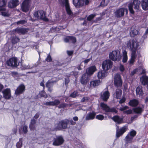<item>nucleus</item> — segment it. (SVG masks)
Returning <instances> with one entry per match:
<instances>
[{
	"instance_id": "1",
	"label": "nucleus",
	"mask_w": 148,
	"mask_h": 148,
	"mask_svg": "<svg viewBox=\"0 0 148 148\" xmlns=\"http://www.w3.org/2000/svg\"><path fill=\"white\" fill-rule=\"evenodd\" d=\"M113 64V62L110 60L104 61L102 64L103 70L98 72L97 77L98 78L101 79L107 75V71L111 68Z\"/></svg>"
},
{
	"instance_id": "2",
	"label": "nucleus",
	"mask_w": 148,
	"mask_h": 148,
	"mask_svg": "<svg viewBox=\"0 0 148 148\" xmlns=\"http://www.w3.org/2000/svg\"><path fill=\"white\" fill-rule=\"evenodd\" d=\"M60 101L59 99H55L53 101L46 102L45 103H44V104L46 106H57L59 105L58 106V108H64L68 105V104L66 103H62L60 104Z\"/></svg>"
},
{
	"instance_id": "3",
	"label": "nucleus",
	"mask_w": 148,
	"mask_h": 148,
	"mask_svg": "<svg viewBox=\"0 0 148 148\" xmlns=\"http://www.w3.org/2000/svg\"><path fill=\"white\" fill-rule=\"evenodd\" d=\"M140 3V1L138 0H134L133 2L130 3L128 4V8L130 13L132 14H134L133 8L137 11L139 10Z\"/></svg>"
},
{
	"instance_id": "4",
	"label": "nucleus",
	"mask_w": 148,
	"mask_h": 148,
	"mask_svg": "<svg viewBox=\"0 0 148 148\" xmlns=\"http://www.w3.org/2000/svg\"><path fill=\"white\" fill-rule=\"evenodd\" d=\"M100 106L102 110L105 112L104 114L107 115L108 112H114L116 113L118 112L116 108L114 107L110 108L107 104L103 102H101L100 103Z\"/></svg>"
},
{
	"instance_id": "5",
	"label": "nucleus",
	"mask_w": 148,
	"mask_h": 148,
	"mask_svg": "<svg viewBox=\"0 0 148 148\" xmlns=\"http://www.w3.org/2000/svg\"><path fill=\"white\" fill-rule=\"evenodd\" d=\"M66 119L62 120L59 121L54 125V130L56 131L66 129L67 128L68 125Z\"/></svg>"
},
{
	"instance_id": "6",
	"label": "nucleus",
	"mask_w": 148,
	"mask_h": 148,
	"mask_svg": "<svg viewBox=\"0 0 148 148\" xmlns=\"http://www.w3.org/2000/svg\"><path fill=\"white\" fill-rule=\"evenodd\" d=\"M109 57L113 61H119L121 59L122 56L120 54L119 51L117 50H114L110 53Z\"/></svg>"
},
{
	"instance_id": "7",
	"label": "nucleus",
	"mask_w": 148,
	"mask_h": 148,
	"mask_svg": "<svg viewBox=\"0 0 148 148\" xmlns=\"http://www.w3.org/2000/svg\"><path fill=\"white\" fill-rule=\"evenodd\" d=\"M64 141V139L62 136H56V137L53 138L52 145L53 146H58L63 144Z\"/></svg>"
},
{
	"instance_id": "8",
	"label": "nucleus",
	"mask_w": 148,
	"mask_h": 148,
	"mask_svg": "<svg viewBox=\"0 0 148 148\" xmlns=\"http://www.w3.org/2000/svg\"><path fill=\"white\" fill-rule=\"evenodd\" d=\"M114 86L117 88L121 87L123 81L121 75L118 73L116 74L114 77Z\"/></svg>"
},
{
	"instance_id": "9",
	"label": "nucleus",
	"mask_w": 148,
	"mask_h": 148,
	"mask_svg": "<svg viewBox=\"0 0 148 148\" xmlns=\"http://www.w3.org/2000/svg\"><path fill=\"white\" fill-rule=\"evenodd\" d=\"M34 16L38 19H41L45 21H48V19L45 16V14L42 10L38 11L34 13Z\"/></svg>"
},
{
	"instance_id": "10",
	"label": "nucleus",
	"mask_w": 148,
	"mask_h": 148,
	"mask_svg": "<svg viewBox=\"0 0 148 148\" xmlns=\"http://www.w3.org/2000/svg\"><path fill=\"white\" fill-rule=\"evenodd\" d=\"M6 64L8 66L17 67L19 63H18L17 59L16 57H12L7 60Z\"/></svg>"
},
{
	"instance_id": "11",
	"label": "nucleus",
	"mask_w": 148,
	"mask_h": 148,
	"mask_svg": "<svg viewBox=\"0 0 148 148\" xmlns=\"http://www.w3.org/2000/svg\"><path fill=\"white\" fill-rule=\"evenodd\" d=\"M137 133L136 131L132 130L129 132L125 137V141L127 143H131L132 140L136 134Z\"/></svg>"
},
{
	"instance_id": "12",
	"label": "nucleus",
	"mask_w": 148,
	"mask_h": 148,
	"mask_svg": "<svg viewBox=\"0 0 148 148\" xmlns=\"http://www.w3.org/2000/svg\"><path fill=\"white\" fill-rule=\"evenodd\" d=\"M125 12L126 14L128 13V10L126 8H121L116 10L114 12V14L115 17L117 18L121 17L123 16Z\"/></svg>"
},
{
	"instance_id": "13",
	"label": "nucleus",
	"mask_w": 148,
	"mask_h": 148,
	"mask_svg": "<svg viewBox=\"0 0 148 148\" xmlns=\"http://www.w3.org/2000/svg\"><path fill=\"white\" fill-rule=\"evenodd\" d=\"M25 87L23 84H21L17 88L15 91V94L17 96L24 93L25 90Z\"/></svg>"
},
{
	"instance_id": "14",
	"label": "nucleus",
	"mask_w": 148,
	"mask_h": 148,
	"mask_svg": "<svg viewBox=\"0 0 148 148\" xmlns=\"http://www.w3.org/2000/svg\"><path fill=\"white\" fill-rule=\"evenodd\" d=\"M31 4V0H24L22 3L21 5L22 11L25 12H27Z\"/></svg>"
},
{
	"instance_id": "15",
	"label": "nucleus",
	"mask_w": 148,
	"mask_h": 148,
	"mask_svg": "<svg viewBox=\"0 0 148 148\" xmlns=\"http://www.w3.org/2000/svg\"><path fill=\"white\" fill-rule=\"evenodd\" d=\"M84 3L85 5H88L89 3L88 0H73V3L76 7L82 6Z\"/></svg>"
},
{
	"instance_id": "16",
	"label": "nucleus",
	"mask_w": 148,
	"mask_h": 148,
	"mask_svg": "<svg viewBox=\"0 0 148 148\" xmlns=\"http://www.w3.org/2000/svg\"><path fill=\"white\" fill-rule=\"evenodd\" d=\"M59 1L62 3L63 5L65 7L66 11L67 14L69 15L72 16L73 13L71 10L68 2V0H59Z\"/></svg>"
},
{
	"instance_id": "17",
	"label": "nucleus",
	"mask_w": 148,
	"mask_h": 148,
	"mask_svg": "<svg viewBox=\"0 0 148 148\" xmlns=\"http://www.w3.org/2000/svg\"><path fill=\"white\" fill-rule=\"evenodd\" d=\"M96 70V68L95 66H91L86 69V73H85L90 77Z\"/></svg>"
},
{
	"instance_id": "18",
	"label": "nucleus",
	"mask_w": 148,
	"mask_h": 148,
	"mask_svg": "<svg viewBox=\"0 0 148 148\" xmlns=\"http://www.w3.org/2000/svg\"><path fill=\"white\" fill-rule=\"evenodd\" d=\"M127 129V126H124L121 127L120 129L117 130L116 133V137L119 138L126 131Z\"/></svg>"
},
{
	"instance_id": "19",
	"label": "nucleus",
	"mask_w": 148,
	"mask_h": 148,
	"mask_svg": "<svg viewBox=\"0 0 148 148\" xmlns=\"http://www.w3.org/2000/svg\"><path fill=\"white\" fill-rule=\"evenodd\" d=\"M3 96L4 98L6 99H9L11 98V90L10 88H7L2 91Z\"/></svg>"
},
{
	"instance_id": "20",
	"label": "nucleus",
	"mask_w": 148,
	"mask_h": 148,
	"mask_svg": "<svg viewBox=\"0 0 148 148\" xmlns=\"http://www.w3.org/2000/svg\"><path fill=\"white\" fill-rule=\"evenodd\" d=\"M110 96V93L108 90L105 91L101 93L100 97L104 101H107Z\"/></svg>"
},
{
	"instance_id": "21",
	"label": "nucleus",
	"mask_w": 148,
	"mask_h": 148,
	"mask_svg": "<svg viewBox=\"0 0 148 148\" xmlns=\"http://www.w3.org/2000/svg\"><path fill=\"white\" fill-rule=\"evenodd\" d=\"M56 82L55 81H50L49 80L46 83V87L47 88L48 90L51 92L53 90V87L54 85V84Z\"/></svg>"
},
{
	"instance_id": "22",
	"label": "nucleus",
	"mask_w": 148,
	"mask_h": 148,
	"mask_svg": "<svg viewBox=\"0 0 148 148\" xmlns=\"http://www.w3.org/2000/svg\"><path fill=\"white\" fill-rule=\"evenodd\" d=\"M138 29L135 26H133L130 29V35L132 37H134L138 34Z\"/></svg>"
},
{
	"instance_id": "23",
	"label": "nucleus",
	"mask_w": 148,
	"mask_h": 148,
	"mask_svg": "<svg viewBox=\"0 0 148 148\" xmlns=\"http://www.w3.org/2000/svg\"><path fill=\"white\" fill-rule=\"evenodd\" d=\"M112 120L118 124H120L123 123V117H120L118 115H115L112 118Z\"/></svg>"
},
{
	"instance_id": "24",
	"label": "nucleus",
	"mask_w": 148,
	"mask_h": 148,
	"mask_svg": "<svg viewBox=\"0 0 148 148\" xmlns=\"http://www.w3.org/2000/svg\"><path fill=\"white\" fill-rule=\"evenodd\" d=\"M64 41L66 43H75L76 41V38L72 36H67L64 39Z\"/></svg>"
},
{
	"instance_id": "25",
	"label": "nucleus",
	"mask_w": 148,
	"mask_h": 148,
	"mask_svg": "<svg viewBox=\"0 0 148 148\" xmlns=\"http://www.w3.org/2000/svg\"><path fill=\"white\" fill-rule=\"evenodd\" d=\"M90 77L84 73L80 78V82L83 85H86L88 81V78Z\"/></svg>"
},
{
	"instance_id": "26",
	"label": "nucleus",
	"mask_w": 148,
	"mask_h": 148,
	"mask_svg": "<svg viewBox=\"0 0 148 148\" xmlns=\"http://www.w3.org/2000/svg\"><path fill=\"white\" fill-rule=\"evenodd\" d=\"M19 4V2L18 0H11L9 2L8 6L9 7L12 8H14Z\"/></svg>"
},
{
	"instance_id": "27",
	"label": "nucleus",
	"mask_w": 148,
	"mask_h": 148,
	"mask_svg": "<svg viewBox=\"0 0 148 148\" xmlns=\"http://www.w3.org/2000/svg\"><path fill=\"white\" fill-rule=\"evenodd\" d=\"M138 100L136 99H133L130 100L128 104L130 106L135 107H137L139 104Z\"/></svg>"
},
{
	"instance_id": "28",
	"label": "nucleus",
	"mask_w": 148,
	"mask_h": 148,
	"mask_svg": "<svg viewBox=\"0 0 148 148\" xmlns=\"http://www.w3.org/2000/svg\"><path fill=\"white\" fill-rule=\"evenodd\" d=\"M140 82L144 85H148V76L145 75H143L140 78Z\"/></svg>"
},
{
	"instance_id": "29",
	"label": "nucleus",
	"mask_w": 148,
	"mask_h": 148,
	"mask_svg": "<svg viewBox=\"0 0 148 148\" xmlns=\"http://www.w3.org/2000/svg\"><path fill=\"white\" fill-rule=\"evenodd\" d=\"M96 115V112L94 111H92L91 112H89L86 116V120L93 119L95 118Z\"/></svg>"
},
{
	"instance_id": "30",
	"label": "nucleus",
	"mask_w": 148,
	"mask_h": 148,
	"mask_svg": "<svg viewBox=\"0 0 148 148\" xmlns=\"http://www.w3.org/2000/svg\"><path fill=\"white\" fill-rule=\"evenodd\" d=\"M36 120L33 119H31L29 127L31 130H34L36 128Z\"/></svg>"
},
{
	"instance_id": "31",
	"label": "nucleus",
	"mask_w": 148,
	"mask_h": 148,
	"mask_svg": "<svg viewBox=\"0 0 148 148\" xmlns=\"http://www.w3.org/2000/svg\"><path fill=\"white\" fill-rule=\"evenodd\" d=\"M142 9L145 10H148V0H142L141 3Z\"/></svg>"
},
{
	"instance_id": "32",
	"label": "nucleus",
	"mask_w": 148,
	"mask_h": 148,
	"mask_svg": "<svg viewBox=\"0 0 148 148\" xmlns=\"http://www.w3.org/2000/svg\"><path fill=\"white\" fill-rule=\"evenodd\" d=\"M122 92V91L121 89H117L114 94V97L117 99H120L121 96Z\"/></svg>"
},
{
	"instance_id": "33",
	"label": "nucleus",
	"mask_w": 148,
	"mask_h": 148,
	"mask_svg": "<svg viewBox=\"0 0 148 148\" xmlns=\"http://www.w3.org/2000/svg\"><path fill=\"white\" fill-rule=\"evenodd\" d=\"M136 95H138L139 97L142 96L144 94L143 92L141 86H138L137 87L136 89Z\"/></svg>"
},
{
	"instance_id": "34",
	"label": "nucleus",
	"mask_w": 148,
	"mask_h": 148,
	"mask_svg": "<svg viewBox=\"0 0 148 148\" xmlns=\"http://www.w3.org/2000/svg\"><path fill=\"white\" fill-rule=\"evenodd\" d=\"M100 83V80H95L90 82V85L91 87H95L98 86Z\"/></svg>"
},
{
	"instance_id": "35",
	"label": "nucleus",
	"mask_w": 148,
	"mask_h": 148,
	"mask_svg": "<svg viewBox=\"0 0 148 148\" xmlns=\"http://www.w3.org/2000/svg\"><path fill=\"white\" fill-rule=\"evenodd\" d=\"M127 46H138L136 41L134 40H130L127 42L126 44Z\"/></svg>"
},
{
	"instance_id": "36",
	"label": "nucleus",
	"mask_w": 148,
	"mask_h": 148,
	"mask_svg": "<svg viewBox=\"0 0 148 148\" xmlns=\"http://www.w3.org/2000/svg\"><path fill=\"white\" fill-rule=\"evenodd\" d=\"M28 31V29L24 28H18L16 29L15 31L18 34H24L26 33Z\"/></svg>"
},
{
	"instance_id": "37",
	"label": "nucleus",
	"mask_w": 148,
	"mask_h": 148,
	"mask_svg": "<svg viewBox=\"0 0 148 148\" xmlns=\"http://www.w3.org/2000/svg\"><path fill=\"white\" fill-rule=\"evenodd\" d=\"M133 110L134 113L140 115L141 114L142 112L143 111V108L140 107H137L133 108Z\"/></svg>"
},
{
	"instance_id": "38",
	"label": "nucleus",
	"mask_w": 148,
	"mask_h": 148,
	"mask_svg": "<svg viewBox=\"0 0 148 148\" xmlns=\"http://www.w3.org/2000/svg\"><path fill=\"white\" fill-rule=\"evenodd\" d=\"M127 54V52L125 50L123 52V56L122 61L123 63H125L127 62L128 59Z\"/></svg>"
},
{
	"instance_id": "39",
	"label": "nucleus",
	"mask_w": 148,
	"mask_h": 148,
	"mask_svg": "<svg viewBox=\"0 0 148 148\" xmlns=\"http://www.w3.org/2000/svg\"><path fill=\"white\" fill-rule=\"evenodd\" d=\"M1 15L4 16H8L9 14L8 10L5 9L3 8L1 9Z\"/></svg>"
},
{
	"instance_id": "40",
	"label": "nucleus",
	"mask_w": 148,
	"mask_h": 148,
	"mask_svg": "<svg viewBox=\"0 0 148 148\" xmlns=\"http://www.w3.org/2000/svg\"><path fill=\"white\" fill-rule=\"evenodd\" d=\"M23 138H20L19 139V141L16 144L17 148H21L22 146L23 145Z\"/></svg>"
},
{
	"instance_id": "41",
	"label": "nucleus",
	"mask_w": 148,
	"mask_h": 148,
	"mask_svg": "<svg viewBox=\"0 0 148 148\" xmlns=\"http://www.w3.org/2000/svg\"><path fill=\"white\" fill-rule=\"evenodd\" d=\"M19 39L16 36H13L12 38V42L13 44L17 43L19 41Z\"/></svg>"
},
{
	"instance_id": "42",
	"label": "nucleus",
	"mask_w": 148,
	"mask_h": 148,
	"mask_svg": "<svg viewBox=\"0 0 148 148\" xmlns=\"http://www.w3.org/2000/svg\"><path fill=\"white\" fill-rule=\"evenodd\" d=\"M39 96L41 97H42L45 98L48 97L45 91L44 90H43V89L41 91V92L39 93Z\"/></svg>"
},
{
	"instance_id": "43",
	"label": "nucleus",
	"mask_w": 148,
	"mask_h": 148,
	"mask_svg": "<svg viewBox=\"0 0 148 148\" xmlns=\"http://www.w3.org/2000/svg\"><path fill=\"white\" fill-rule=\"evenodd\" d=\"M136 58V55L135 53H133L132 54L131 57L130 61V63L131 64L133 63L135 61Z\"/></svg>"
},
{
	"instance_id": "44",
	"label": "nucleus",
	"mask_w": 148,
	"mask_h": 148,
	"mask_svg": "<svg viewBox=\"0 0 148 148\" xmlns=\"http://www.w3.org/2000/svg\"><path fill=\"white\" fill-rule=\"evenodd\" d=\"M78 96H79L78 92L76 90L74 91L70 95V97L73 98H75Z\"/></svg>"
},
{
	"instance_id": "45",
	"label": "nucleus",
	"mask_w": 148,
	"mask_h": 148,
	"mask_svg": "<svg viewBox=\"0 0 148 148\" xmlns=\"http://www.w3.org/2000/svg\"><path fill=\"white\" fill-rule=\"evenodd\" d=\"M6 0H0V8L5 6L6 4Z\"/></svg>"
},
{
	"instance_id": "46",
	"label": "nucleus",
	"mask_w": 148,
	"mask_h": 148,
	"mask_svg": "<svg viewBox=\"0 0 148 148\" xmlns=\"http://www.w3.org/2000/svg\"><path fill=\"white\" fill-rule=\"evenodd\" d=\"M66 122H67V124L68 125V123H69L70 125H74L76 124V123L75 122L73 121L72 119H66Z\"/></svg>"
},
{
	"instance_id": "47",
	"label": "nucleus",
	"mask_w": 148,
	"mask_h": 148,
	"mask_svg": "<svg viewBox=\"0 0 148 148\" xmlns=\"http://www.w3.org/2000/svg\"><path fill=\"white\" fill-rule=\"evenodd\" d=\"M96 16L95 14H92L89 15L87 18V19L88 21H91Z\"/></svg>"
},
{
	"instance_id": "48",
	"label": "nucleus",
	"mask_w": 148,
	"mask_h": 148,
	"mask_svg": "<svg viewBox=\"0 0 148 148\" xmlns=\"http://www.w3.org/2000/svg\"><path fill=\"white\" fill-rule=\"evenodd\" d=\"M45 60L48 62H51L52 61L51 57L49 54L47 56V57L45 59Z\"/></svg>"
},
{
	"instance_id": "49",
	"label": "nucleus",
	"mask_w": 148,
	"mask_h": 148,
	"mask_svg": "<svg viewBox=\"0 0 148 148\" xmlns=\"http://www.w3.org/2000/svg\"><path fill=\"white\" fill-rule=\"evenodd\" d=\"M96 118L97 119L101 121L104 119V116L102 115L99 114L96 116Z\"/></svg>"
},
{
	"instance_id": "50",
	"label": "nucleus",
	"mask_w": 148,
	"mask_h": 148,
	"mask_svg": "<svg viewBox=\"0 0 148 148\" xmlns=\"http://www.w3.org/2000/svg\"><path fill=\"white\" fill-rule=\"evenodd\" d=\"M28 127L27 125H25L23 127V130L24 134H26L28 132Z\"/></svg>"
},
{
	"instance_id": "51",
	"label": "nucleus",
	"mask_w": 148,
	"mask_h": 148,
	"mask_svg": "<svg viewBox=\"0 0 148 148\" xmlns=\"http://www.w3.org/2000/svg\"><path fill=\"white\" fill-rule=\"evenodd\" d=\"M123 113L126 114H131L132 113V111L131 109L123 111Z\"/></svg>"
},
{
	"instance_id": "52",
	"label": "nucleus",
	"mask_w": 148,
	"mask_h": 148,
	"mask_svg": "<svg viewBox=\"0 0 148 148\" xmlns=\"http://www.w3.org/2000/svg\"><path fill=\"white\" fill-rule=\"evenodd\" d=\"M66 53L68 56H71L73 55L74 53V51L73 50H67L66 51Z\"/></svg>"
},
{
	"instance_id": "53",
	"label": "nucleus",
	"mask_w": 148,
	"mask_h": 148,
	"mask_svg": "<svg viewBox=\"0 0 148 148\" xmlns=\"http://www.w3.org/2000/svg\"><path fill=\"white\" fill-rule=\"evenodd\" d=\"M119 69L120 71L122 72H123L125 69L123 65L121 64H120L119 67Z\"/></svg>"
},
{
	"instance_id": "54",
	"label": "nucleus",
	"mask_w": 148,
	"mask_h": 148,
	"mask_svg": "<svg viewBox=\"0 0 148 148\" xmlns=\"http://www.w3.org/2000/svg\"><path fill=\"white\" fill-rule=\"evenodd\" d=\"M25 23H26V21L25 20H22L17 22V24L18 25L23 24Z\"/></svg>"
},
{
	"instance_id": "55",
	"label": "nucleus",
	"mask_w": 148,
	"mask_h": 148,
	"mask_svg": "<svg viewBox=\"0 0 148 148\" xmlns=\"http://www.w3.org/2000/svg\"><path fill=\"white\" fill-rule=\"evenodd\" d=\"M147 34H148V28L147 29V30L145 31V33L144 34V35L142 36V37L144 39L146 38L147 37Z\"/></svg>"
},
{
	"instance_id": "56",
	"label": "nucleus",
	"mask_w": 148,
	"mask_h": 148,
	"mask_svg": "<svg viewBox=\"0 0 148 148\" xmlns=\"http://www.w3.org/2000/svg\"><path fill=\"white\" fill-rule=\"evenodd\" d=\"M70 81V79L69 77L66 78L65 79V85L66 86L68 85Z\"/></svg>"
},
{
	"instance_id": "57",
	"label": "nucleus",
	"mask_w": 148,
	"mask_h": 148,
	"mask_svg": "<svg viewBox=\"0 0 148 148\" xmlns=\"http://www.w3.org/2000/svg\"><path fill=\"white\" fill-rule=\"evenodd\" d=\"M137 71V68L133 70V71L131 72V75L132 76L134 75L136 73Z\"/></svg>"
},
{
	"instance_id": "58",
	"label": "nucleus",
	"mask_w": 148,
	"mask_h": 148,
	"mask_svg": "<svg viewBox=\"0 0 148 148\" xmlns=\"http://www.w3.org/2000/svg\"><path fill=\"white\" fill-rule=\"evenodd\" d=\"M126 101V99L124 97H123L120 100L119 103L120 104H122L124 103Z\"/></svg>"
},
{
	"instance_id": "59",
	"label": "nucleus",
	"mask_w": 148,
	"mask_h": 148,
	"mask_svg": "<svg viewBox=\"0 0 148 148\" xmlns=\"http://www.w3.org/2000/svg\"><path fill=\"white\" fill-rule=\"evenodd\" d=\"M129 107L127 106H125L121 108H120V110L122 111H124V110L127 109L129 108Z\"/></svg>"
},
{
	"instance_id": "60",
	"label": "nucleus",
	"mask_w": 148,
	"mask_h": 148,
	"mask_svg": "<svg viewBox=\"0 0 148 148\" xmlns=\"http://www.w3.org/2000/svg\"><path fill=\"white\" fill-rule=\"evenodd\" d=\"M88 99L87 97H84L81 99V101L82 102H84L85 101H87Z\"/></svg>"
},
{
	"instance_id": "61",
	"label": "nucleus",
	"mask_w": 148,
	"mask_h": 148,
	"mask_svg": "<svg viewBox=\"0 0 148 148\" xmlns=\"http://www.w3.org/2000/svg\"><path fill=\"white\" fill-rule=\"evenodd\" d=\"M39 116V114L38 112L36 113L34 117V118L36 119L38 118Z\"/></svg>"
},
{
	"instance_id": "62",
	"label": "nucleus",
	"mask_w": 148,
	"mask_h": 148,
	"mask_svg": "<svg viewBox=\"0 0 148 148\" xmlns=\"http://www.w3.org/2000/svg\"><path fill=\"white\" fill-rule=\"evenodd\" d=\"M18 74V73L16 72L13 71L11 73V75L13 76H16Z\"/></svg>"
},
{
	"instance_id": "63",
	"label": "nucleus",
	"mask_w": 148,
	"mask_h": 148,
	"mask_svg": "<svg viewBox=\"0 0 148 148\" xmlns=\"http://www.w3.org/2000/svg\"><path fill=\"white\" fill-rule=\"evenodd\" d=\"M73 75L75 76H77L78 75V72L75 71H73L72 72Z\"/></svg>"
},
{
	"instance_id": "64",
	"label": "nucleus",
	"mask_w": 148,
	"mask_h": 148,
	"mask_svg": "<svg viewBox=\"0 0 148 148\" xmlns=\"http://www.w3.org/2000/svg\"><path fill=\"white\" fill-rule=\"evenodd\" d=\"M40 85L41 86H42L43 87V90H45V85L44 82H41L40 84Z\"/></svg>"
}]
</instances>
